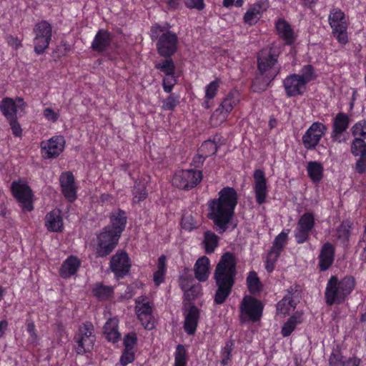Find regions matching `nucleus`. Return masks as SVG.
<instances>
[{"label":"nucleus","instance_id":"nucleus-1","mask_svg":"<svg viewBox=\"0 0 366 366\" xmlns=\"http://www.w3.org/2000/svg\"><path fill=\"white\" fill-rule=\"evenodd\" d=\"M237 194L232 187H225L219 192V197L208 202L207 217L213 221L219 233L228 227L234 214Z\"/></svg>","mask_w":366,"mask_h":366},{"label":"nucleus","instance_id":"nucleus-2","mask_svg":"<svg viewBox=\"0 0 366 366\" xmlns=\"http://www.w3.org/2000/svg\"><path fill=\"white\" fill-rule=\"evenodd\" d=\"M235 274L234 257L232 254L226 253L221 257L214 272V279L218 287L214 296L217 304L223 303L230 294Z\"/></svg>","mask_w":366,"mask_h":366},{"label":"nucleus","instance_id":"nucleus-3","mask_svg":"<svg viewBox=\"0 0 366 366\" xmlns=\"http://www.w3.org/2000/svg\"><path fill=\"white\" fill-rule=\"evenodd\" d=\"M110 219L111 225L106 227L97 237V254L99 257H104L112 252L126 226L127 217L122 210L114 212Z\"/></svg>","mask_w":366,"mask_h":366},{"label":"nucleus","instance_id":"nucleus-4","mask_svg":"<svg viewBox=\"0 0 366 366\" xmlns=\"http://www.w3.org/2000/svg\"><path fill=\"white\" fill-rule=\"evenodd\" d=\"M277 55L272 52V49H262L258 54L257 74L252 81V89L254 92L265 91L269 83L274 79L280 69L274 67L277 63Z\"/></svg>","mask_w":366,"mask_h":366},{"label":"nucleus","instance_id":"nucleus-5","mask_svg":"<svg viewBox=\"0 0 366 366\" xmlns=\"http://www.w3.org/2000/svg\"><path fill=\"white\" fill-rule=\"evenodd\" d=\"M170 28L171 25L166 23L164 26L153 24L150 29V37L152 41L157 40V51L162 57H172L177 51L178 37Z\"/></svg>","mask_w":366,"mask_h":366},{"label":"nucleus","instance_id":"nucleus-6","mask_svg":"<svg viewBox=\"0 0 366 366\" xmlns=\"http://www.w3.org/2000/svg\"><path fill=\"white\" fill-rule=\"evenodd\" d=\"M355 287V280L346 277L339 281L336 277H332L327 285L325 297L327 304L340 303L349 295Z\"/></svg>","mask_w":366,"mask_h":366},{"label":"nucleus","instance_id":"nucleus-7","mask_svg":"<svg viewBox=\"0 0 366 366\" xmlns=\"http://www.w3.org/2000/svg\"><path fill=\"white\" fill-rule=\"evenodd\" d=\"M264 306L256 298L246 295L239 306V318L242 322H257L262 315Z\"/></svg>","mask_w":366,"mask_h":366},{"label":"nucleus","instance_id":"nucleus-8","mask_svg":"<svg viewBox=\"0 0 366 366\" xmlns=\"http://www.w3.org/2000/svg\"><path fill=\"white\" fill-rule=\"evenodd\" d=\"M74 340L78 354H83L92 350L95 342L92 324L86 322L81 325L75 335Z\"/></svg>","mask_w":366,"mask_h":366},{"label":"nucleus","instance_id":"nucleus-9","mask_svg":"<svg viewBox=\"0 0 366 366\" xmlns=\"http://www.w3.org/2000/svg\"><path fill=\"white\" fill-rule=\"evenodd\" d=\"M34 33V51L37 54H41L48 48L51 39V26L48 21L43 20L35 25Z\"/></svg>","mask_w":366,"mask_h":366},{"label":"nucleus","instance_id":"nucleus-10","mask_svg":"<svg viewBox=\"0 0 366 366\" xmlns=\"http://www.w3.org/2000/svg\"><path fill=\"white\" fill-rule=\"evenodd\" d=\"M136 314L142 326L147 330L154 327V318L152 315V307L146 297H139L136 300Z\"/></svg>","mask_w":366,"mask_h":366},{"label":"nucleus","instance_id":"nucleus-11","mask_svg":"<svg viewBox=\"0 0 366 366\" xmlns=\"http://www.w3.org/2000/svg\"><path fill=\"white\" fill-rule=\"evenodd\" d=\"M65 146L62 136H55L48 141L41 142V153L44 159H54L60 155Z\"/></svg>","mask_w":366,"mask_h":366},{"label":"nucleus","instance_id":"nucleus-12","mask_svg":"<svg viewBox=\"0 0 366 366\" xmlns=\"http://www.w3.org/2000/svg\"><path fill=\"white\" fill-rule=\"evenodd\" d=\"M327 127L321 122H314L302 137V143L307 149H314L325 135Z\"/></svg>","mask_w":366,"mask_h":366},{"label":"nucleus","instance_id":"nucleus-13","mask_svg":"<svg viewBox=\"0 0 366 366\" xmlns=\"http://www.w3.org/2000/svg\"><path fill=\"white\" fill-rule=\"evenodd\" d=\"M11 192L23 209L33 210V194L27 184H12Z\"/></svg>","mask_w":366,"mask_h":366},{"label":"nucleus","instance_id":"nucleus-14","mask_svg":"<svg viewBox=\"0 0 366 366\" xmlns=\"http://www.w3.org/2000/svg\"><path fill=\"white\" fill-rule=\"evenodd\" d=\"M314 224L315 218L312 213L307 212L300 217L295 230V237L298 244H302L307 239Z\"/></svg>","mask_w":366,"mask_h":366},{"label":"nucleus","instance_id":"nucleus-15","mask_svg":"<svg viewBox=\"0 0 366 366\" xmlns=\"http://www.w3.org/2000/svg\"><path fill=\"white\" fill-rule=\"evenodd\" d=\"M351 152L355 157H359L355 164V170L359 174L366 172V142L361 137H356L351 144Z\"/></svg>","mask_w":366,"mask_h":366},{"label":"nucleus","instance_id":"nucleus-16","mask_svg":"<svg viewBox=\"0 0 366 366\" xmlns=\"http://www.w3.org/2000/svg\"><path fill=\"white\" fill-rule=\"evenodd\" d=\"M110 267L117 278L124 277L131 267L128 254L124 252H117L111 259Z\"/></svg>","mask_w":366,"mask_h":366},{"label":"nucleus","instance_id":"nucleus-17","mask_svg":"<svg viewBox=\"0 0 366 366\" xmlns=\"http://www.w3.org/2000/svg\"><path fill=\"white\" fill-rule=\"evenodd\" d=\"M305 85L296 74H290L283 81V86L288 97L303 94L306 90Z\"/></svg>","mask_w":366,"mask_h":366},{"label":"nucleus","instance_id":"nucleus-18","mask_svg":"<svg viewBox=\"0 0 366 366\" xmlns=\"http://www.w3.org/2000/svg\"><path fill=\"white\" fill-rule=\"evenodd\" d=\"M184 332L192 335L196 332L199 319V310L195 306H189L184 310Z\"/></svg>","mask_w":366,"mask_h":366},{"label":"nucleus","instance_id":"nucleus-19","mask_svg":"<svg viewBox=\"0 0 366 366\" xmlns=\"http://www.w3.org/2000/svg\"><path fill=\"white\" fill-rule=\"evenodd\" d=\"M113 40L112 34L105 29H99L91 44V49L98 53H103L110 48Z\"/></svg>","mask_w":366,"mask_h":366},{"label":"nucleus","instance_id":"nucleus-20","mask_svg":"<svg viewBox=\"0 0 366 366\" xmlns=\"http://www.w3.org/2000/svg\"><path fill=\"white\" fill-rule=\"evenodd\" d=\"M268 7V1L262 0L252 5L244 15V21L249 25L255 24L261 14Z\"/></svg>","mask_w":366,"mask_h":366},{"label":"nucleus","instance_id":"nucleus-21","mask_svg":"<svg viewBox=\"0 0 366 366\" xmlns=\"http://www.w3.org/2000/svg\"><path fill=\"white\" fill-rule=\"evenodd\" d=\"M61 210L55 209L49 212L45 217V226L50 232H61L63 228V219Z\"/></svg>","mask_w":366,"mask_h":366},{"label":"nucleus","instance_id":"nucleus-22","mask_svg":"<svg viewBox=\"0 0 366 366\" xmlns=\"http://www.w3.org/2000/svg\"><path fill=\"white\" fill-rule=\"evenodd\" d=\"M81 265V262L76 257L69 256L62 263L59 270L60 276L67 279L74 275Z\"/></svg>","mask_w":366,"mask_h":366},{"label":"nucleus","instance_id":"nucleus-23","mask_svg":"<svg viewBox=\"0 0 366 366\" xmlns=\"http://www.w3.org/2000/svg\"><path fill=\"white\" fill-rule=\"evenodd\" d=\"M202 179V172L195 169L182 170L174 178L175 183H200Z\"/></svg>","mask_w":366,"mask_h":366},{"label":"nucleus","instance_id":"nucleus-24","mask_svg":"<svg viewBox=\"0 0 366 366\" xmlns=\"http://www.w3.org/2000/svg\"><path fill=\"white\" fill-rule=\"evenodd\" d=\"M119 320L117 317L109 319L103 328V333L106 339L112 342H117L120 340V333L118 329Z\"/></svg>","mask_w":366,"mask_h":366},{"label":"nucleus","instance_id":"nucleus-25","mask_svg":"<svg viewBox=\"0 0 366 366\" xmlns=\"http://www.w3.org/2000/svg\"><path fill=\"white\" fill-rule=\"evenodd\" d=\"M275 27L278 34L285 40V44L291 45L295 40V35L290 24L284 19H279Z\"/></svg>","mask_w":366,"mask_h":366},{"label":"nucleus","instance_id":"nucleus-26","mask_svg":"<svg viewBox=\"0 0 366 366\" xmlns=\"http://www.w3.org/2000/svg\"><path fill=\"white\" fill-rule=\"evenodd\" d=\"M349 117L342 112L338 113L333 119L332 137L337 140L338 137L342 134L349 126Z\"/></svg>","mask_w":366,"mask_h":366},{"label":"nucleus","instance_id":"nucleus-27","mask_svg":"<svg viewBox=\"0 0 366 366\" xmlns=\"http://www.w3.org/2000/svg\"><path fill=\"white\" fill-rule=\"evenodd\" d=\"M209 258L205 256L199 258L194 265L195 277L200 282L207 280L209 274Z\"/></svg>","mask_w":366,"mask_h":366},{"label":"nucleus","instance_id":"nucleus-28","mask_svg":"<svg viewBox=\"0 0 366 366\" xmlns=\"http://www.w3.org/2000/svg\"><path fill=\"white\" fill-rule=\"evenodd\" d=\"M334 260V248L330 243L325 244L320 254L319 265L322 271L327 269Z\"/></svg>","mask_w":366,"mask_h":366},{"label":"nucleus","instance_id":"nucleus-29","mask_svg":"<svg viewBox=\"0 0 366 366\" xmlns=\"http://www.w3.org/2000/svg\"><path fill=\"white\" fill-rule=\"evenodd\" d=\"M18 105L9 97L4 98L0 104V110L6 120L17 117Z\"/></svg>","mask_w":366,"mask_h":366},{"label":"nucleus","instance_id":"nucleus-30","mask_svg":"<svg viewBox=\"0 0 366 366\" xmlns=\"http://www.w3.org/2000/svg\"><path fill=\"white\" fill-rule=\"evenodd\" d=\"M180 285L184 292L185 297L189 300H192L197 297L202 292V288L199 284L192 285L190 281L187 279L182 278Z\"/></svg>","mask_w":366,"mask_h":366},{"label":"nucleus","instance_id":"nucleus-31","mask_svg":"<svg viewBox=\"0 0 366 366\" xmlns=\"http://www.w3.org/2000/svg\"><path fill=\"white\" fill-rule=\"evenodd\" d=\"M302 322V313L296 312L292 316L282 328V335L284 337L289 336L295 329L296 326Z\"/></svg>","mask_w":366,"mask_h":366},{"label":"nucleus","instance_id":"nucleus-32","mask_svg":"<svg viewBox=\"0 0 366 366\" xmlns=\"http://www.w3.org/2000/svg\"><path fill=\"white\" fill-rule=\"evenodd\" d=\"M93 295L100 300H107L112 297L113 288L103 285L101 283H96L92 287Z\"/></svg>","mask_w":366,"mask_h":366},{"label":"nucleus","instance_id":"nucleus-33","mask_svg":"<svg viewBox=\"0 0 366 366\" xmlns=\"http://www.w3.org/2000/svg\"><path fill=\"white\" fill-rule=\"evenodd\" d=\"M164 59L155 64V68L165 75L174 74L176 66L171 57H164Z\"/></svg>","mask_w":366,"mask_h":366},{"label":"nucleus","instance_id":"nucleus-34","mask_svg":"<svg viewBox=\"0 0 366 366\" xmlns=\"http://www.w3.org/2000/svg\"><path fill=\"white\" fill-rule=\"evenodd\" d=\"M166 273V257L162 255L158 259L157 269L154 274V282L157 286L163 282Z\"/></svg>","mask_w":366,"mask_h":366},{"label":"nucleus","instance_id":"nucleus-35","mask_svg":"<svg viewBox=\"0 0 366 366\" xmlns=\"http://www.w3.org/2000/svg\"><path fill=\"white\" fill-rule=\"evenodd\" d=\"M328 20L332 29L338 28L341 24H347L345 14L340 9H332L329 15Z\"/></svg>","mask_w":366,"mask_h":366},{"label":"nucleus","instance_id":"nucleus-36","mask_svg":"<svg viewBox=\"0 0 366 366\" xmlns=\"http://www.w3.org/2000/svg\"><path fill=\"white\" fill-rule=\"evenodd\" d=\"M323 168L320 163L310 162L308 163L307 172L311 179L315 182H319L322 177Z\"/></svg>","mask_w":366,"mask_h":366},{"label":"nucleus","instance_id":"nucleus-37","mask_svg":"<svg viewBox=\"0 0 366 366\" xmlns=\"http://www.w3.org/2000/svg\"><path fill=\"white\" fill-rule=\"evenodd\" d=\"M295 307V305L292 297L286 296L277 303V311L279 314L285 315L294 310Z\"/></svg>","mask_w":366,"mask_h":366},{"label":"nucleus","instance_id":"nucleus-38","mask_svg":"<svg viewBox=\"0 0 366 366\" xmlns=\"http://www.w3.org/2000/svg\"><path fill=\"white\" fill-rule=\"evenodd\" d=\"M235 94H237V91L229 92L227 97L224 99L217 112L219 110L221 112L223 111L226 113L230 112L233 109L236 102L238 101L237 99L234 98Z\"/></svg>","mask_w":366,"mask_h":366},{"label":"nucleus","instance_id":"nucleus-39","mask_svg":"<svg viewBox=\"0 0 366 366\" xmlns=\"http://www.w3.org/2000/svg\"><path fill=\"white\" fill-rule=\"evenodd\" d=\"M219 237L212 232L204 233V246L207 253L212 252L218 245Z\"/></svg>","mask_w":366,"mask_h":366},{"label":"nucleus","instance_id":"nucleus-40","mask_svg":"<svg viewBox=\"0 0 366 366\" xmlns=\"http://www.w3.org/2000/svg\"><path fill=\"white\" fill-rule=\"evenodd\" d=\"M218 147L214 141L207 140L204 141L200 148L199 149V152L204 155L206 157L214 155L217 152Z\"/></svg>","mask_w":366,"mask_h":366},{"label":"nucleus","instance_id":"nucleus-41","mask_svg":"<svg viewBox=\"0 0 366 366\" xmlns=\"http://www.w3.org/2000/svg\"><path fill=\"white\" fill-rule=\"evenodd\" d=\"M247 284L248 290L251 293H257L259 292L261 289V284L254 272H249L247 277Z\"/></svg>","mask_w":366,"mask_h":366},{"label":"nucleus","instance_id":"nucleus-42","mask_svg":"<svg viewBox=\"0 0 366 366\" xmlns=\"http://www.w3.org/2000/svg\"><path fill=\"white\" fill-rule=\"evenodd\" d=\"M298 77H300L302 81L305 84L314 80L316 76L313 66L311 64L304 66L301 69V74H298Z\"/></svg>","mask_w":366,"mask_h":366},{"label":"nucleus","instance_id":"nucleus-43","mask_svg":"<svg viewBox=\"0 0 366 366\" xmlns=\"http://www.w3.org/2000/svg\"><path fill=\"white\" fill-rule=\"evenodd\" d=\"M347 29V24H341L338 28L332 29L333 35L336 37L338 42L342 44H346L348 42Z\"/></svg>","mask_w":366,"mask_h":366},{"label":"nucleus","instance_id":"nucleus-44","mask_svg":"<svg viewBox=\"0 0 366 366\" xmlns=\"http://www.w3.org/2000/svg\"><path fill=\"white\" fill-rule=\"evenodd\" d=\"M186 349L182 345H178L175 351L174 366H186L187 355Z\"/></svg>","mask_w":366,"mask_h":366},{"label":"nucleus","instance_id":"nucleus-45","mask_svg":"<svg viewBox=\"0 0 366 366\" xmlns=\"http://www.w3.org/2000/svg\"><path fill=\"white\" fill-rule=\"evenodd\" d=\"M352 223L350 221L343 222L337 230V236L339 239L345 242L350 237V231Z\"/></svg>","mask_w":366,"mask_h":366},{"label":"nucleus","instance_id":"nucleus-46","mask_svg":"<svg viewBox=\"0 0 366 366\" xmlns=\"http://www.w3.org/2000/svg\"><path fill=\"white\" fill-rule=\"evenodd\" d=\"M280 252H281L276 250L274 249H272V248L269 252L267 257L266 263H265L266 269L269 272H271L272 271H273L274 267V263L276 262L277 258L279 257Z\"/></svg>","mask_w":366,"mask_h":366},{"label":"nucleus","instance_id":"nucleus-47","mask_svg":"<svg viewBox=\"0 0 366 366\" xmlns=\"http://www.w3.org/2000/svg\"><path fill=\"white\" fill-rule=\"evenodd\" d=\"M179 102V97L174 94H171L163 100L162 108L164 111H173Z\"/></svg>","mask_w":366,"mask_h":366},{"label":"nucleus","instance_id":"nucleus-48","mask_svg":"<svg viewBox=\"0 0 366 366\" xmlns=\"http://www.w3.org/2000/svg\"><path fill=\"white\" fill-rule=\"evenodd\" d=\"M61 190L64 197L69 201L73 202L76 197V188L75 184H61Z\"/></svg>","mask_w":366,"mask_h":366},{"label":"nucleus","instance_id":"nucleus-49","mask_svg":"<svg viewBox=\"0 0 366 366\" xmlns=\"http://www.w3.org/2000/svg\"><path fill=\"white\" fill-rule=\"evenodd\" d=\"M288 233V232L285 231L280 233L275 238L272 248L281 252L287 242Z\"/></svg>","mask_w":366,"mask_h":366},{"label":"nucleus","instance_id":"nucleus-50","mask_svg":"<svg viewBox=\"0 0 366 366\" xmlns=\"http://www.w3.org/2000/svg\"><path fill=\"white\" fill-rule=\"evenodd\" d=\"M352 133L353 136H360L366 138V120H362L356 123L352 128Z\"/></svg>","mask_w":366,"mask_h":366},{"label":"nucleus","instance_id":"nucleus-51","mask_svg":"<svg viewBox=\"0 0 366 366\" xmlns=\"http://www.w3.org/2000/svg\"><path fill=\"white\" fill-rule=\"evenodd\" d=\"M165 76L162 80V86L165 92L170 93L174 86L177 84V79L174 74Z\"/></svg>","mask_w":366,"mask_h":366},{"label":"nucleus","instance_id":"nucleus-52","mask_svg":"<svg viewBox=\"0 0 366 366\" xmlns=\"http://www.w3.org/2000/svg\"><path fill=\"white\" fill-rule=\"evenodd\" d=\"M134 201L135 202L144 199L147 196L144 184H137L133 189Z\"/></svg>","mask_w":366,"mask_h":366},{"label":"nucleus","instance_id":"nucleus-53","mask_svg":"<svg viewBox=\"0 0 366 366\" xmlns=\"http://www.w3.org/2000/svg\"><path fill=\"white\" fill-rule=\"evenodd\" d=\"M254 191L257 202L259 204L264 203L267 196L266 184H256Z\"/></svg>","mask_w":366,"mask_h":366},{"label":"nucleus","instance_id":"nucleus-54","mask_svg":"<svg viewBox=\"0 0 366 366\" xmlns=\"http://www.w3.org/2000/svg\"><path fill=\"white\" fill-rule=\"evenodd\" d=\"M219 86V81L215 80L210 82L206 87L205 97L207 99H213L217 93V89Z\"/></svg>","mask_w":366,"mask_h":366},{"label":"nucleus","instance_id":"nucleus-55","mask_svg":"<svg viewBox=\"0 0 366 366\" xmlns=\"http://www.w3.org/2000/svg\"><path fill=\"white\" fill-rule=\"evenodd\" d=\"M181 224L183 229L191 231L197 225L192 216H185L182 219Z\"/></svg>","mask_w":366,"mask_h":366},{"label":"nucleus","instance_id":"nucleus-56","mask_svg":"<svg viewBox=\"0 0 366 366\" xmlns=\"http://www.w3.org/2000/svg\"><path fill=\"white\" fill-rule=\"evenodd\" d=\"M134 360V353L131 349H125L120 358V362L122 365H127Z\"/></svg>","mask_w":366,"mask_h":366},{"label":"nucleus","instance_id":"nucleus-57","mask_svg":"<svg viewBox=\"0 0 366 366\" xmlns=\"http://www.w3.org/2000/svg\"><path fill=\"white\" fill-rule=\"evenodd\" d=\"M137 342V335L135 333L132 332L127 334L124 338V345L125 349H131L133 350V347L135 345Z\"/></svg>","mask_w":366,"mask_h":366},{"label":"nucleus","instance_id":"nucleus-58","mask_svg":"<svg viewBox=\"0 0 366 366\" xmlns=\"http://www.w3.org/2000/svg\"><path fill=\"white\" fill-rule=\"evenodd\" d=\"M11 127L12 134L15 137H20L22 134V129L19 123L17 121V117L7 120Z\"/></svg>","mask_w":366,"mask_h":366},{"label":"nucleus","instance_id":"nucleus-59","mask_svg":"<svg viewBox=\"0 0 366 366\" xmlns=\"http://www.w3.org/2000/svg\"><path fill=\"white\" fill-rule=\"evenodd\" d=\"M185 6L189 9H196L199 11L204 8V0H185Z\"/></svg>","mask_w":366,"mask_h":366},{"label":"nucleus","instance_id":"nucleus-60","mask_svg":"<svg viewBox=\"0 0 366 366\" xmlns=\"http://www.w3.org/2000/svg\"><path fill=\"white\" fill-rule=\"evenodd\" d=\"M330 366H345V360L338 355L332 354L329 360Z\"/></svg>","mask_w":366,"mask_h":366},{"label":"nucleus","instance_id":"nucleus-61","mask_svg":"<svg viewBox=\"0 0 366 366\" xmlns=\"http://www.w3.org/2000/svg\"><path fill=\"white\" fill-rule=\"evenodd\" d=\"M59 183H75V179L71 171L64 172L59 177Z\"/></svg>","mask_w":366,"mask_h":366},{"label":"nucleus","instance_id":"nucleus-62","mask_svg":"<svg viewBox=\"0 0 366 366\" xmlns=\"http://www.w3.org/2000/svg\"><path fill=\"white\" fill-rule=\"evenodd\" d=\"M27 332L30 335V342L34 343L37 341L38 336L36 333L35 325L33 322H27Z\"/></svg>","mask_w":366,"mask_h":366},{"label":"nucleus","instance_id":"nucleus-63","mask_svg":"<svg viewBox=\"0 0 366 366\" xmlns=\"http://www.w3.org/2000/svg\"><path fill=\"white\" fill-rule=\"evenodd\" d=\"M7 44L17 49L19 47L21 46V40L19 39L17 36H14L12 35H9L6 38Z\"/></svg>","mask_w":366,"mask_h":366},{"label":"nucleus","instance_id":"nucleus-64","mask_svg":"<svg viewBox=\"0 0 366 366\" xmlns=\"http://www.w3.org/2000/svg\"><path fill=\"white\" fill-rule=\"evenodd\" d=\"M44 117L52 122H55L58 119V114L51 108H46L44 111Z\"/></svg>","mask_w":366,"mask_h":366}]
</instances>
